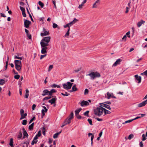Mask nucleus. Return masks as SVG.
Segmentation results:
<instances>
[{"instance_id": "412c9836", "label": "nucleus", "mask_w": 147, "mask_h": 147, "mask_svg": "<svg viewBox=\"0 0 147 147\" xmlns=\"http://www.w3.org/2000/svg\"><path fill=\"white\" fill-rule=\"evenodd\" d=\"M87 0H84L83 2L82 3V4L79 5L78 8L79 9H81L82 8V6L84 5V4L86 2Z\"/></svg>"}, {"instance_id": "774afa93", "label": "nucleus", "mask_w": 147, "mask_h": 147, "mask_svg": "<svg viewBox=\"0 0 147 147\" xmlns=\"http://www.w3.org/2000/svg\"><path fill=\"white\" fill-rule=\"evenodd\" d=\"M67 124L65 121H64L63 123L62 124V126H61V127H63L65 125H67Z\"/></svg>"}, {"instance_id": "1a4fd4ad", "label": "nucleus", "mask_w": 147, "mask_h": 147, "mask_svg": "<svg viewBox=\"0 0 147 147\" xmlns=\"http://www.w3.org/2000/svg\"><path fill=\"white\" fill-rule=\"evenodd\" d=\"M122 60L120 59H117L115 62L113 64L112 66L115 67L117 65L120 64V63L121 61Z\"/></svg>"}, {"instance_id": "5701e85b", "label": "nucleus", "mask_w": 147, "mask_h": 147, "mask_svg": "<svg viewBox=\"0 0 147 147\" xmlns=\"http://www.w3.org/2000/svg\"><path fill=\"white\" fill-rule=\"evenodd\" d=\"M30 141L29 140H28L27 141H26L25 142H23L22 143V144H26V147H28V144L29 143Z\"/></svg>"}, {"instance_id": "6e6d98bb", "label": "nucleus", "mask_w": 147, "mask_h": 147, "mask_svg": "<svg viewBox=\"0 0 147 147\" xmlns=\"http://www.w3.org/2000/svg\"><path fill=\"white\" fill-rule=\"evenodd\" d=\"M20 10L22 11V12L25 11V9L24 7H22L21 6H20Z\"/></svg>"}, {"instance_id": "e433bc0d", "label": "nucleus", "mask_w": 147, "mask_h": 147, "mask_svg": "<svg viewBox=\"0 0 147 147\" xmlns=\"http://www.w3.org/2000/svg\"><path fill=\"white\" fill-rule=\"evenodd\" d=\"M140 75L142 76H146L147 77V70H146L143 73H141Z\"/></svg>"}, {"instance_id": "b1692460", "label": "nucleus", "mask_w": 147, "mask_h": 147, "mask_svg": "<svg viewBox=\"0 0 147 147\" xmlns=\"http://www.w3.org/2000/svg\"><path fill=\"white\" fill-rule=\"evenodd\" d=\"M15 65H21V61L19 60H15L14 61Z\"/></svg>"}, {"instance_id": "f3484780", "label": "nucleus", "mask_w": 147, "mask_h": 147, "mask_svg": "<svg viewBox=\"0 0 147 147\" xmlns=\"http://www.w3.org/2000/svg\"><path fill=\"white\" fill-rule=\"evenodd\" d=\"M57 91L54 89H52L50 91H49V95L50 96H51L52 94L54 93H56Z\"/></svg>"}, {"instance_id": "9d476101", "label": "nucleus", "mask_w": 147, "mask_h": 147, "mask_svg": "<svg viewBox=\"0 0 147 147\" xmlns=\"http://www.w3.org/2000/svg\"><path fill=\"white\" fill-rule=\"evenodd\" d=\"M136 79L138 81V83H140L141 81V77L140 76H139L138 75L134 76Z\"/></svg>"}, {"instance_id": "49530a36", "label": "nucleus", "mask_w": 147, "mask_h": 147, "mask_svg": "<svg viewBox=\"0 0 147 147\" xmlns=\"http://www.w3.org/2000/svg\"><path fill=\"white\" fill-rule=\"evenodd\" d=\"M130 32L129 31H128L127 32L126 34H125L126 36H127V37L130 38Z\"/></svg>"}, {"instance_id": "3c124183", "label": "nucleus", "mask_w": 147, "mask_h": 147, "mask_svg": "<svg viewBox=\"0 0 147 147\" xmlns=\"http://www.w3.org/2000/svg\"><path fill=\"white\" fill-rule=\"evenodd\" d=\"M14 57V58L15 59H20V60H22L23 58L22 57H19L17 56H15Z\"/></svg>"}, {"instance_id": "69168bd1", "label": "nucleus", "mask_w": 147, "mask_h": 147, "mask_svg": "<svg viewBox=\"0 0 147 147\" xmlns=\"http://www.w3.org/2000/svg\"><path fill=\"white\" fill-rule=\"evenodd\" d=\"M51 98V96H50V97H45V98H44L43 99V101H44L45 100H47V99H50Z\"/></svg>"}, {"instance_id": "13d9d810", "label": "nucleus", "mask_w": 147, "mask_h": 147, "mask_svg": "<svg viewBox=\"0 0 147 147\" xmlns=\"http://www.w3.org/2000/svg\"><path fill=\"white\" fill-rule=\"evenodd\" d=\"M14 78L16 79H18L20 77V76L19 75H16L14 76Z\"/></svg>"}, {"instance_id": "4468645a", "label": "nucleus", "mask_w": 147, "mask_h": 147, "mask_svg": "<svg viewBox=\"0 0 147 147\" xmlns=\"http://www.w3.org/2000/svg\"><path fill=\"white\" fill-rule=\"evenodd\" d=\"M49 32L47 31H45L44 32L41 33H40V35L41 36H44L49 35Z\"/></svg>"}, {"instance_id": "7c9ffc66", "label": "nucleus", "mask_w": 147, "mask_h": 147, "mask_svg": "<svg viewBox=\"0 0 147 147\" xmlns=\"http://www.w3.org/2000/svg\"><path fill=\"white\" fill-rule=\"evenodd\" d=\"M71 119H69L68 117H67L65 121L67 124H69L71 122Z\"/></svg>"}, {"instance_id": "423d86ee", "label": "nucleus", "mask_w": 147, "mask_h": 147, "mask_svg": "<svg viewBox=\"0 0 147 147\" xmlns=\"http://www.w3.org/2000/svg\"><path fill=\"white\" fill-rule=\"evenodd\" d=\"M57 98L55 96L54 98H52L48 101L49 103H50L51 105L55 104L56 102Z\"/></svg>"}, {"instance_id": "ea45409f", "label": "nucleus", "mask_w": 147, "mask_h": 147, "mask_svg": "<svg viewBox=\"0 0 147 147\" xmlns=\"http://www.w3.org/2000/svg\"><path fill=\"white\" fill-rule=\"evenodd\" d=\"M61 95H62L63 96H67L69 95L70 94L67 93V92H65V94H64L63 93H61Z\"/></svg>"}, {"instance_id": "e2e57ef3", "label": "nucleus", "mask_w": 147, "mask_h": 147, "mask_svg": "<svg viewBox=\"0 0 147 147\" xmlns=\"http://www.w3.org/2000/svg\"><path fill=\"white\" fill-rule=\"evenodd\" d=\"M55 1V0H53V3L54 5V7L55 9L57 8L56 6V5Z\"/></svg>"}, {"instance_id": "4c0bfd02", "label": "nucleus", "mask_w": 147, "mask_h": 147, "mask_svg": "<svg viewBox=\"0 0 147 147\" xmlns=\"http://www.w3.org/2000/svg\"><path fill=\"white\" fill-rule=\"evenodd\" d=\"M42 129V134L44 136L45 135V128L44 127H43L42 128H41Z\"/></svg>"}, {"instance_id": "a19ab883", "label": "nucleus", "mask_w": 147, "mask_h": 147, "mask_svg": "<svg viewBox=\"0 0 147 147\" xmlns=\"http://www.w3.org/2000/svg\"><path fill=\"white\" fill-rule=\"evenodd\" d=\"M23 134L24 136L28 137V135L26 131H24Z\"/></svg>"}, {"instance_id": "0e129e2a", "label": "nucleus", "mask_w": 147, "mask_h": 147, "mask_svg": "<svg viewBox=\"0 0 147 147\" xmlns=\"http://www.w3.org/2000/svg\"><path fill=\"white\" fill-rule=\"evenodd\" d=\"M100 0H97L95 2H97V3H96V5H97V6H98L100 3Z\"/></svg>"}, {"instance_id": "37998d69", "label": "nucleus", "mask_w": 147, "mask_h": 147, "mask_svg": "<svg viewBox=\"0 0 147 147\" xmlns=\"http://www.w3.org/2000/svg\"><path fill=\"white\" fill-rule=\"evenodd\" d=\"M134 136L133 134H131L129 136L128 139L129 140H131V138L134 137Z\"/></svg>"}, {"instance_id": "de8ad7c7", "label": "nucleus", "mask_w": 147, "mask_h": 147, "mask_svg": "<svg viewBox=\"0 0 147 147\" xmlns=\"http://www.w3.org/2000/svg\"><path fill=\"white\" fill-rule=\"evenodd\" d=\"M38 141V140H35L33 139V141H32L31 143V145H33L34 144H36Z\"/></svg>"}, {"instance_id": "a211bd4d", "label": "nucleus", "mask_w": 147, "mask_h": 147, "mask_svg": "<svg viewBox=\"0 0 147 147\" xmlns=\"http://www.w3.org/2000/svg\"><path fill=\"white\" fill-rule=\"evenodd\" d=\"M15 67L16 69L18 71H20V70L21 67V65H15Z\"/></svg>"}, {"instance_id": "58836bf2", "label": "nucleus", "mask_w": 147, "mask_h": 147, "mask_svg": "<svg viewBox=\"0 0 147 147\" xmlns=\"http://www.w3.org/2000/svg\"><path fill=\"white\" fill-rule=\"evenodd\" d=\"M5 82V81L3 79H0V85H3Z\"/></svg>"}, {"instance_id": "5fc2aeb1", "label": "nucleus", "mask_w": 147, "mask_h": 147, "mask_svg": "<svg viewBox=\"0 0 147 147\" xmlns=\"http://www.w3.org/2000/svg\"><path fill=\"white\" fill-rule=\"evenodd\" d=\"M88 90L87 89H86L84 91V94L85 95H86L88 94Z\"/></svg>"}, {"instance_id": "2eb2a0df", "label": "nucleus", "mask_w": 147, "mask_h": 147, "mask_svg": "<svg viewBox=\"0 0 147 147\" xmlns=\"http://www.w3.org/2000/svg\"><path fill=\"white\" fill-rule=\"evenodd\" d=\"M145 22L142 20L138 22L137 24V25L138 27H140L142 24H143Z\"/></svg>"}, {"instance_id": "20e7f679", "label": "nucleus", "mask_w": 147, "mask_h": 147, "mask_svg": "<svg viewBox=\"0 0 147 147\" xmlns=\"http://www.w3.org/2000/svg\"><path fill=\"white\" fill-rule=\"evenodd\" d=\"M73 84V83H71L69 82H67L66 83H64L62 84L63 88L66 90L70 89L72 84Z\"/></svg>"}, {"instance_id": "79ce46f5", "label": "nucleus", "mask_w": 147, "mask_h": 147, "mask_svg": "<svg viewBox=\"0 0 147 147\" xmlns=\"http://www.w3.org/2000/svg\"><path fill=\"white\" fill-rule=\"evenodd\" d=\"M89 111H86V112H84V115L85 116H87V117H88L89 116L88 113H89Z\"/></svg>"}, {"instance_id": "052dcab7", "label": "nucleus", "mask_w": 147, "mask_h": 147, "mask_svg": "<svg viewBox=\"0 0 147 147\" xmlns=\"http://www.w3.org/2000/svg\"><path fill=\"white\" fill-rule=\"evenodd\" d=\"M88 121L90 125H92V120L90 119H88Z\"/></svg>"}, {"instance_id": "4d7b16f0", "label": "nucleus", "mask_w": 147, "mask_h": 147, "mask_svg": "<svg viewBox=\"0 0 147 147\" xmlns=\"http://www.w3.org/2000/svg\"><path fill=\"white\" fill-rule=\"evenodd\" d=\"M126 38H127V36H126L125 35L122 38V41L123 40H124L125 41L126 40Z\"/></svg>"}, {"instance_id": "9b49d317", "label": "nucleus", "mask_w": 147, "mask_h": 147, "mask_svg": "<svg viewBox=\"0 0 147 147\" xmlns=\"http://www.w3.org/2000/svg\"><path fill=\"white\" fill-rule=\"evenodd\" d=\"M49 91L47 89H45L43 90V93L42 94V95L43 96H45L49 94Z\"/></svg>"}, {"instance_id": "338daca9", "label": "nucleus", "mask_w": 147, "mask_h": 147, "mask_svg": "<svg viewBox=\"0 0 147 147\" xmlns=\"http://www.w3.org/2000/svg\"><path fill=\"white\" fill-rule=\"evenodd\" d=\"M133 121V120L132 119H131V120H128L126 121H125V123H130V122H132Z\"/></svg>"}, {"instance_id": "6e6552de", "label": "nucleus", "mask_w": 147, "mask_h": 147, "mask_svg": "<svg viewBox=\"0 0 147 147\" xmlns=\"http://www.w3.org/2000/svg\"><path fill=\"white\" fill-rule=\"evenodd\" d=\"M80 104L83 107L85 106H88L89 105V103L88 102L84 100L80 102Z\"/></svg>"}, {"instance_id": "bf43d9fd", "label": "nucleus", "mask_w": 147, "mask_h": 147, "mask_svg": "<svg viewBox=\"0 0 147 147\" xmlns=\"http://www.w3.org/2000/svg\"><path fill=\"white\" fill-rule=\"evenodd\" d=\"M41 134V131L40 130H39L38 131V134L37 135L38 137H40V136Z\"/></svg>"}, {"instance_id": "4be33fe9", "label": "nucleus", "mask_w": 147, "mask_h": 147, "mask_svg": "<svg viewBox=\"0 0 147 147\" xmlns=\"http://www.w3.org/2000/svg\"><path fill=\"white\" fill-rule=\"evenodd\" d=\"M61 131L59 132L55 133L53 136V138H56L58 137V136L61 133Z\"/></svg>"}, {"instance_id": "680f3d73", "label": "nucleus", "mask_w": 147, "mask_h": 147, "mask_svg": "<svg viewBox=\"0 0 147 147\" xmlns=\"http://www.w3.org/2000/svg\"><path fill=\"white\" fill-rule=\"evenodd\" d=\"M21 115V117L20 118V120H21L22 119H24L25 118V117L24 115V114H22L20 115Z\"/></svg>"}, {"instance_id": "473e14b6", "label": "nucleus", "mask_w": 147, "mask_h": 147, "mask_svg": "<svg viewBox=\"0 0 147 147\" xmlns=\"http://www.w3.org/2000/svg\"><path fill=\"white\" fill-rule=\"evenodd\" d=\"M68 117L69 118V119H73L74 118V113L73 112H71L70 115Z\"/></svg>"}, {"instance_id": "39448f33", "label": "nucleus", "mask_w": 147, "mask_h": 147, "mask_svg": "<svg viewBox=\"0 0 147 147\" xmlns=\"http://www.w3.org/2000/svg\"><path fill=\"white\" fill-rule=\"evenodd\" d=\"M24 21V27H25L26 28H28L29 27L30 24L31 23V22L28 20H25Z\"/></svg>"}, {"instance_id": "0eeeda50", "label": "nucleus", "mask_w": 147, "mask_h": 147, "mask_svg": "<svg viewBox=\"0 0 147 147\" xmlns=\"http://www.w3.org/2000/svg\"><path fill=\"white\" fill-rule=\"evenodd\" d=\"M107 98L108 99L111 98H116V97L114 96L113 93H111L109 92H108L107 93Z\"/></svg>"}, {"instance_id": "c85d7f7f", "label": "nucleus", "mask_w": 147, "mask_h": 147, "mask_svg": "<svg viewBox=\"0 0 147 147\" xmlns=\"http://www.w3.org/2000/svg\"><path fill=\"white\" fill-rule=\"evenodd\" d=\"M82 109L81 108L78 109L75 111V115H77L79 114V113L81 111Z\"/></svg>"}, {"instance_id": "aec40b11", "label": "nucleus", "mask_w": 147, "mask_h": 147, "mask_svg": "<svg viewBox=\"0 0 147 147\" xmlns=\"http://www.w3.org/2000/svg\"><path fill=\"white\" fill-rule=\"evenodd\" d=\"M29 90H28L27 89L26 90V93L24 96V97L26 98H27L29 96Z\"/></svg>"}, {"instance_id": "c9c22d12", "label": "nucleus", "mask_w": 147, "mask_h": 147, "mask_svg": "<svg viewBox=\"0 0 147 147\" xmlns=\"http://www.w3.org/2000/svg\"><path fill=\"white\" fill-rule=\"evenodd\" d=\"M38 4L40 6L41 8H43L44 6V4L40 1H39L38 2Z\"/></svg>"}, {"instance_id": "2f4dec72", "label": "nucleus", "mask_w": 147, "mask_h": 147, "mask_svg": "<svg viewBox=\"0 0 147 147\" xmlns=\"http://www.w3.org/2000/svg\"><path fill=\"white\" fill-rule=\"evenodd\" d=\"M69 30H70V29L69 28H68L67 32L65 34V35H64V37H67L69 36Z\"/></svg>"}, {"instance_id": "cd10ccee", "label": "nucleus", "mask_w": 147, "mask_h": 147, "mask_svg": "<svg viewBox=\"0 0 147 147\" xmlns=\"http://www.w3.org/2000/svg\"><path fill=\"white\" fill-rule=\"evenodd\" d=\"M34 123H32L31 125H30L28 127L29 130H33V127L34 126Z\"/></svg>"}, {"instance_id": "72a5a7b5", "label": "nucleus", "mask_w": 147, "mask_h": 147, "mask_svg": "<svg viewBox=\"0 0 147 147\" xmlns=\"http://www.w3.org/2000/svg\"><path fill=\"white\" fill-rule=\"evenodd\" d=\"M78 21V20L76 18H74L73 20L71 22L72 24H75Z\"/></svg>"}, {"instance_id": "c03bdc74", "label": "nucleus", "mask_w": 147, "mask_h": 147, "mask_svg": "<svg viewBox=\"0 0 147 147\" xmlns=\"http://www.w3.org/2000/svg\"><path fill=\"white\" fill-rule=\"evenodd\" d=\"M53 27L54 28H58V25H57V24L55 23H54L53 24Z\"/></svg>"}, {"instance_id": "6ab92c4d", "label": "nucleus", "mask_w": 147, "mask_h": 147, "mask_svg": "<svg viewBox=\"0 0 147 147\" xmlns=\"http://www.w3.org/2000/svg\"><path fill=\"white\" fill-rule=\"evenodd\" d=\"M22 132L21 131H20L18 135L17 136V138H18L19 140H20L22 138Z\"/></svg>"}, {"instance_id": "a878e982", "label": "nucleus", "mask_w": 147, "mask_h": 147, "mask_svg": "<svg viewBox=\"0 0 147 147\" xmlns=\"http://www.w3.org/2000/svg\"><path fill=\"white\" fill-rule=\"evenodd\" d=\"M13 140L12 138H11L10 139V142L9 143V144L10 146L11 147H13Z\"/></svg>"}, {"instance_id": "864d4df0", "label": "nucleus", "mask_w": 147, "mask_h": 147, "mask_svg": "<svg viewBox=\"0 0 147 147\" xmlns=\"http://www.w3.org/2000/svg\"><path fill=\"white\" fill-rule=\"evenodd\" d=\"M53 68V66L52 65H50L48 71H50Z\"/></svg>"}, {"instance_id": "f257e3e1", "label": "nucleus", "mask_w": 147, "mask_h": 147, "mask_svg": "<svg viewBox=\"0 0 147 147\" xmlns=\"http://www.w3.org/2000/svg\"><path fill=\"white\" fill-rule=\"evenodd\" d=\"M51 39L50 36L45 37L43 38L41 40L40 44L42 48L41 53H44L47 52V50L49 46V43Z\"/></svg>"}, {"instance_id": "393cba45", "label": "nucleus", "mask_w": 147, "mask_h": 147, "mask_svg": "<svg viewBox=\"0 0 147 147\" xmlns=\"http://www.w3.org/2000/svg\"><path fill=\"white\" fill-rule=\"evenodd\" d=\"M141 115V116H138V117H136L135 118H134V119H132L133 120H136V119H138L139 118H140L141 117H144V116H145V114H140L139 115Z\"/></svg>"}, {"instance_id": "603ef678", "label": "nucleus", "mask_w": 147, "mask_h": 147, "mask_svg": "<svg viewBox=\"0 0 147 147\" xmlns=\"http://www.w3.org/2000/svg\"><path fill=\"white\" fill-rule=\"evenodd\" d=\"M142 140L143 141H144L146 140V138L145 137L144 134H143L142 136Z\"/></svg>"}, {"instance_id": "7ed1b4c3", "label": "nucleus", "mask_w": 147, "mask_h": 147, "mask_svg": "<svg viewBox=\"0 0 147 147\" xmlns=\"http://www.w3.org/2000/svg\"><path fill=\"white\" fill-rule=\"evenodd\" d=\"M86 76H89L90 77V79L91 80H94L95 78H99L100 77V74L97 72H92L89 74H86Z\"/></svg>"}, {"instance_id": "c756f323", "label": "nucleus", "mask_w": 147, "mask_h": 147, "mask_svg": "<svg viewBox=\"0 0 147 147\" xmlns=\"http://www.w3.org/2000/svg\"><path fill=\"white\" fill-rule=\"evenodd\" d=\"M47 52L46 53H41L42 54H44V55H40V59H42L43 58H44V57H46L47 55Z\"/></svg>"}, {"instance_id": "a18cd8bd", "label": "nucleus", "mask_w": 147, "mask_h": 147, "mask_svg": "<svg viewBox=\"0 0 147 147\" xmlns=\"http://www.w3.org/2000/svg\"><path fill=\"white\" fill-rule=\"evenodd\" d=\"M22 124L23 125H26L27 124V120L24 119L22 121Z\"/></svg>"}, {"instance_id": "ddd939ff", "label": "nucleus", "mask_w": 147, "mask_h": 147, "mask_svg": "<svg viewBox=\"0 0 147 147\" xmlns=\"http://www.w3.org/2000/svg\"><path fill=\"white\" fill-rule=\"evenodd\" d=\"M102 105H101L103 107H104L108 109H109L110 110H111V108L110 107V106L108 105L107 104H103V103H102Z\"/></svg>"}, {"instance_id": "8fccbe9b", "label": "nucleus", "mask_w": 147, "mask_h": 147, "mask_svg": "<svg viewBox=\"0 0 147 147\" xmlns=\"http://www.w3.org/2000/svg\"><path fill=\"white\" fill-rule=\"evenodd\" d=\"M97 3V2H95L94 3L93 5L92 8H96L98 6H97V5H96V3Z\"/></svg>"}, {"instance_id": "dca6fc26", "label": "nucleus", "mask_w": 147, "mask_h": 147, "mask_svg": "<svg viewBox=\"0 0 147 147\" xmlns=\"http://www.w3.org/2000/svg\"><path fill=\"white\" fill-rule=\"evenodd\" d=\"M61 86V85H58L56 84H53L51 86V87L52 88H60Z\"/></svg>"}, {"instance_id": "bb28decb", "label": "nucleus", "mask_w": 147, "mask_h": 147, "mask_svg": "<svg viewBox=\"0 0 147 147\" xmlns=\"http://www.w3.org/2000/svg\"><path fill=\"white\" fill-rule=\"evenodd\" d=\"M104 111H103L104 112L105 115H106L107 114H110L111 112L110 111L107 110L106 109H105L104 108Z\"/></svg>"}, {"instance_id": "f8f14e48", "label": "nucleus", "mask_w": 147, "mask_h": 147, "mask_svg": "<svg viewBox=\"0 0 147 147\" xmlns=\"http://www.w3.org/2000/svg\"><path fill=\"white\" fill-rule=\"evenodd\" d=\"M146 104V103L145 102V100L143 101L142 102L138 104V107H143Z\"/></svg>"}, {"instance_id": "09e8293b", "label": "nucleus", "mask_w": 147, "mask_h": 147, "mask_svg": "<svg viewBox=\"0 0 147 147\" xmlns=\"http://www.w3.org/2000/svg\"><path fill=\"white\" fill-rule=\"evenodd\" d=\"M35 117H33L30 121L29 122V124L31 123L33 121L35 120Z\"/></svg>"}, {"instance_id": "f704fd0d", "label": "nucleus", "mask_w": 147, "mask_h": 147, "mask_svg": "<svg viewBox=\"0 0 147 147\" xmlns=\"http://www.w3.org/2000/svg\"><path fill=\"white\" fill-rule=\"evenodd\" d=\"M72 89V91H76L77 90V88L76 87V84L74 85L73 86Z\"/></svg>"}, {"instance_id": "f03ea898", "label": "nucleus", "mask_w": 147, "mask_h": 147, "mask_svg": "<svg viewBox=\"0 0 147 147\" xmlns=\"http://www.w3.org/2000/svg\"><path fill=\"white\" fill-rule=\"evenodd\" d=\"M103 109L104 108L100 106L94 109V113L97 116H100L102 115L104 111Z\"/></svg>"}]
</instances>
